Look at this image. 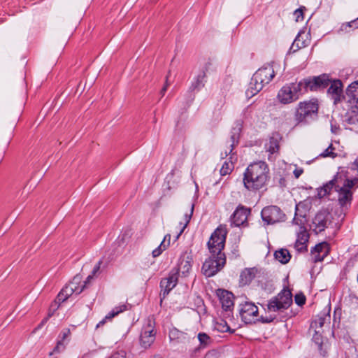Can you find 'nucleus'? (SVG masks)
Wrapping results in <instances>:
<instances>
[{"label": "nucleus", "instance_id": "obj_1", "mask_svg": "<svg viewBox=\"0 0 358 358\" xmlns=\"http://www.w3.org/2000/svg\"><path fill=\"white\" fill-rule=\"evenodd\" d=\"M269 180V168L266 162L259 161L250 164L244 172L243 185L249 191L264 187Z\"/></svg>", "mask_w": 358, "mask_h": 358}, {"label": "nucleus", "instance_id": "obj_2", "mask_svg": "<svg viewBox=\"0 0 358 358\" xmlns=\"http://www.w3.org/2000/svg\"><path fill=\"white\" fill-rule=\"evenodd\" d=\"M329 83V76L322 74L313 78L303 79L298 83H292L287 85L291 88L294 95L296 96L298 100L300 96L308 90L310 91L323 90L327 87Z\"/></svg>", "mask_w": 358, "mask_h": 358}, {"label": "nucleus", "instance_id": "obj_3", "mask_svg": "<svg viewBox=\"0 0 358 358\" xmlns=\"http://www.w3.org/2000/svg\"><path fill=\"white\" fill-rule=\"evenodd\" d=\"M275 76L273 68L268 65L259 69L252 77L250 87L246 91L247 96H253L268 84Z\"/></svg>", "mask_w": 358, "mask_h": 358}, {"label": "nucleus", "instance_id": "obj_4", "mask_svg": "<svg viewBox=\"0 0 358 358\" xmlns=\"http://www.w3.org/2000/svg\"><path fill=\"white\" fill-rule=\"evenodd\" d=\"M318 104L315 100L299 102L296 108L294 119L296 124H308L317 117Z\"/></svg>", "mask_w": 358, "mask_h": 358}, {"label": "nucleus", "instance_id": "obj_5", "mask_svg": "<svg viewBox=\"0 0 358 358\" xmlns=\"http://www.w3.org/2000/svg\"><path fill=\"white\" fill-rule=\"evenodd\" d=\"M227 231L222 227H217L211 234L207 243L208 251L214 256L226 257L223 252L224 248Z\"/></svg>", "mask_w": 358, "mask_h": 358}, {"label": "nucleus", "instance_id": "obj_6", "mask_svg": "<svg viewBox=\"0 0 358 358\" xmlns=\"http://www.w3.org/2000/svg\"><path fill=\"white\" fill-rule=\"evenodd\" d=\"M292 303V293L289 290L284 289L268 301L267 310L268 312H282L287 309Z\"/></svg>", "mask_w": 358, "mask_h": 358}, {"label": "nucleus", "instance_id": "obj_7", "mask_svg": "<svg viewBox=\"0 0 358 358\" xmlns=\"http://www.w3.org/2000/svg\"><path fill=\"white\" fill-rule=\"evenodd\" d=\"M226 264V257L210 256L203 264L201 271L206 277H212L219 272Z\"/></svg>", "mask_w": 358, "mask_h": 358}, {"label": "nucleus", "instance_id": "obj_8", "mask_svg": "<svg viewBox=\"0 0 358 358\" xmlns=\"http://www.w3.org/2000/svg\"><path fill=\"white\" fill-rule=\"evenodd\" d=\"M155 322L152 318H148L143 325L141 336L140 345L144 348H148L155 340Z\"/></svg>", "mask_w": 358, "mask_h": 358}, {"label": "nucleus", "instance_id": "obj_9", "mask_svg": "<svg viewBox=\"0 0 358 358\" xmlns=\"http://www.w3.org/2000/svg\"><path fill=\"white\" fill-rule=\"evenodd\" d=\"M263 221L267 224H273L285 220V215L276 206L265 207L261 212Z\"/></svg>", "mask_w": 358, "mask_h": 358}, {"label": "nucleus", "instance_id": "obj_10", "mask_svg": "<svg viewBox=\"0 0 358 358\" xmlns=\"http://www.w3.org/2000/svg\"><path fill=\"white\" fill-rule=\"evenodd\" d=\"M240 315L246 324H251L258 320V308L254 303L245 302L241 305Z\"/></svg>", "mask_w": 358, "mask_h": 358}, {"label": "nucleus", "instance_id": "obj_11", "mask_svg": "<svg viewBox=\"0 0 358 358\" xmlns=\"http://www.w3.org/2000/svg\"><path fill=\"white\" fill-rule=\"evenodd\" d=\"M330 223V214L326 210L318 212L313 220V231L316 234L321 233Z\"/></svg>", "mask_w": 358, "mask_h": 358}, {"label": "nucleus", "instance_id": "obj_12", "mask_svg": "<svg viewBox=\"0 0 358 358\" xmlns=\"http://www.w3.org/2000/svg\"><path fill=\"white\" fill-rule=\"evenodd\" d=\"M178 278V271H171L167 278H164L160 282L161 294L164 299L169 292L176 287Z\"/></svg>", "mask_w": 358, "mask_h": 358}, {"label": "nucleus", "instance_id": "obj_13", "mask_svg": "<svg viewBox=\"0 0 358 358\" xmlns=\"http://www.w3.org/2000/svg\"><path fill=\"white\" fill-rule=\"evenodd\" d=\"M243 120H238L235 122L234 126L231 131L230 141L229 142V147L228 150H225L224 157H227L228 155L231 154L234 148L238 145L240 134L243 128Z\"/></svg>", "mask_w": 358, "mask_h": 358}, {"label": "nucleus", "instance_id": "obj_14", "mask_svg": "<svg viewBox=\"0 0 358 358\" xmlns=\"http://www.w3.org/2000/svg\"><path fill=\"white\" fill-rule=\"evenodd\" d=\"M216 295L224 311L228 312L233 309L234 306V296L231 292L223 289H218L216 291Z\"/></svg>", "mask_w": 358, "mask_h": 358}, {"label": "nucleus", "instance_id": "obj_15", "mask_svg": "<svg viewBox=\"0 0 358 358\" xmlns=\"http://www.w3.org/2000/svg\"><path fill=\"white\" fill-rule=\"evenodd\" d=\"M329 83L327 94L334 100V104L338 103L341 100L343 95V84L340 80H331L329 78Z\"/></svg>", "mask_w": 358, "mask_h": 358}, {"label": "nucleus", "instance_id": "obj_16", "mask_svg": "<svg viewBox=\"0 0 358 358\" xmlns=\"http://www.w3.org/2000/svg\"><path fill=\"white\" fill-rule=\"evenodd\" d=\"M209 65L210 63H208L204 67V69H202L193 78L189 87V92H199L205 86L206 82V71H208Z\"/></svg>", "mask_w": 358, "mask_h": 358}, {"label": "nucleus", "instance_id": "obj_17", "mask_svg": "<svg viewBox=\"0 0 358 358\" xmlns=\"http://www.w3.org/2000/svg\"><path fill=\"white\" fill-rule=\"evenodd\" d=\"M250 213V210L243 206L238 207L231 217V225L239 227L247 221Z\"/></svg>", "mask_w": 358, "mask_h": 358}, {"label": "nucleus", "instance_id": "obj_18", "mask_svg": "<svg viewBox=\"0 0 358 358\" xmlns=\"http://www.w3.org/2000/svg\"><path fill=\"white\" fill-rule=\"evenodd\" d=\"M342 180L336 176L332 180L324 184L322 187L317 188V197L322 199L329 195L331 191L334 189L336 192Z\"/></svg>", "mask_w": 358, "mask_h": 358}, {"label": "nucleus", "instance_id": "obj_19", "mask_svg": "<svg viewBox=\"0 0 358 358\" xmlns=\"http://www.w3.org/2000/svg\"><path fill=\"white\" fill-rule=\"evenodd\" d=\"M278 101L282 104H289L297 100L296 96L294 95L288 85H284L278 92Z\"/></svg>", "mask_w": 358, "mask_h": 358}, {"label": "nucleus", "instance_id": "obj_20", "mask_svg": "<svg viewBox=\"0 0 358 358\" xmlns=\"http://www.w3.org/2000/svg\"><path fill=\"white\" fill-rule=\"evenodd\" d=\"M80 281V278L79 276H76L73 278V280L66 285L62 290H61V296L65 294L66 296H68L69 297L71 296L73 293H76V294H80L83 290L85 289L86 285L84 284L81 288H80L78 285L79 284Z\"/></svg>", "mask_w": 358, "mask_h": 358}, {"label": "nucleus", "instance_id": "obj_21", "mask_svg": "<svg viewBox=\"0 0 358 358\" xmlns=\"http://www.w3.org/2000/svg\"><path fill=\"white\" fill-rule=\"evenodd\" d=\"M192 260L190 257H183L180 260L178 268L173 271H178V275L180 273L183 277H186L189 275V271L192 269Z\"/></svg>", "mask_w": 358, "mask_h": 358}, {"label": "nucleus", "instance_id": "obj_22", "mask_svg": "<svg viewBox=\"0 0 358 358\" xmlns=\"http://www.w3.org/2000/svg\"><path fill=\"white\" fill-rule=\"evenodd\" d=\"M346 93L350 98V103L358 108V80L352 83L348 86Z\"/></svg>", "mask_w": 358, "mask_h": 358}, {"label": "nucleus", "instance_id": "obj_23", "mask_svg": "<svg viewBox=\"0 0 358 358\" xmlns=\"http://www.w3.org/2000/svg\"><path fill=\"white\" fill-rule=\"evenodd\" d=\"M127 310V306L125 304H121L118 306L115 307L110 313H108L105 317L101 320L97 324L96 328H99L105 324L108 320H111L113 317L118 315L120 313Z\"/></svg>", "mask_w": 358, "mask_h": 358}, {"label": "nucleus", "instance_id": "obj_24", "mask_svg": "<svg viewBox=\"0 0 358 358\" xmlns=\"http://www.w3.org/2000/svg\"><path fill=\"white\" fill-rule=\"evenodd\" d=\"M341 183L339 185L337 192L338 193V201L341 206L345 205L347 203H350L352 199V192L350 189H347L345 187H342Z\"/></svg>", "mask_w": 358, "mask_h": 358}, {"label": "nucleus", "instance_id": "obj_25", "mask_svg": "<svg viewBox=\"0 0 358 358\" xmlns=\"http://www.w3.org/2000/svg\"><path fill=\"white\" fill-rule=\"evenodd\" d=\"M169 338L171 341L176 343H185L189 340L187 334L180 331L176 328H173L169 331Z\"/></svg>", "mask_w": 358, "mask_h": 358}, {"label": "nucleus", "instance_id": "obj_26", "mask_svg": "<svg viewBox=\"0 0 358 358\" xmlns=\"http://www.w3.org/2000/svg\"><path fill=\"white\" fill-rule=\"evenodd\" d=\"M315 334L313 336V341L317 345L320 354L325 356L327 354V343L323 342V338L320 334V330L314 329Z\"/></svg>", "mask_w": 358, "mask_h": 358}, {"label": "nucleus", "instance_id": "obj_27", "mask_svg": "<svg viewBox=\"0 0 358 358\" xmlns=\"http://www.w3.org/2000/svg\"><path fill=\"white\" fill-rule=\"evenodd\" d=\"M303 34H304V31H301L298 33L296 37L295 38L294 42L292 43L289 52H295L299 49L304 48L307 45L306 41L303 38Z\"/></svg>", "mask_w": 358, "mask_h": 358}, {"label": "nucleus", "instance_id": "obj_28", "mask_svg": "<svg viewBox=\"0 0 358 358\" xmlns=\"http://www.w3.org/2000/svg\"><path fill=\"white\" fill-rule=\"evenodd\" d=\"M198 339L200 343L199 347L194 349V352H199L201 349H204L209 346L212 342L210 337L206 333L201 332L198 334Z\"/></svg>", "mask_w": 358, "mask_h": 358}, {"label": "nucleus", "instance_id": "obj_29", "mask_svg": "<svg viewBox=\"0 0 358 358\" xmlns=\"http://www.w3.org/2000/svg\"><path fill=\"white\" fill-rule=\"evenodd\" d=\"M274 257L276 260L282 264L288 263L291 258L289 252L287 249H280L275 251Z\"/></svg>", "mask_w": 358, "mask_h": 358}, {"label": "nucleus", "instance_id": "obj_30", "mask_svg": "<svg viewBox=\"0 0 358 358\" xmlns=\"http://www.w3.org/2000/svg\"><path fill=\"white\" fill-rule=\"evenodd\" d=\"M257 270L255 268H245L241 273V280L243 284L250 283L255 278Z\"/></svg>", "mask_w": 358, "mask_h": 358}, {"label": "nucleus", "instance_id": "obj_31", "mask_svg": "<svg viewBox=\"0 0 358 358\" xmlns=\"http://www.w3.org/2000/svg\"><path fill=\"white\" fill-rule=\"evenodd\" d=\"M170 239H171V235L170 234H166L164 238V240L162 241V243H160V245L158 246V248H157L156 249H155L152 254V256L153 257H159L164 250H165L169 245L170 244Z\"/></svg>", "mask_w": 358, "mask_h": 358}, {"label": "nucleus", "instance_id": "obj_32", "mask_svg": "<svg viewBox=\"0 0 358 358\" xmlns=\"http://www.w3.org/2000/svg\"><path fill=\"white\" fill-rule=\"evenodd\" d=\"M330 315H323L322 316H320L318 318L313 320L310 324L311 329H317L322 328L324 324L329 322Z\"/></svg>", "mask_w": 358, "mask_h": 358}, {"label": "nucleus", "instance_id": "obj_33", "mask_svg": "<svg viewBox=\"0 0 358 358\" xmlns=\"http://www.w3.org/2000/svg\"><path fill=\"white\" fill-rule=\"evenodd\" d=\"M215 329L220 332H230L234 333V330H231L227 323V322L222 319H220L215 322Z\"/></svg>", "mask_w": 358, "mask_h": 358}, {"label": "nucleus", "instance_id": "obj_34", "mask_svg": "<svg viewBox=\"0 0 358 358\" xmlns=\"http://www.w3.org/2000/svg\"><path fill=\"white\" fill-rule=\"evenodd\" d=\"M193 211H194V205L192 204L191 206V208L189 210V213H186L185 215H184V223L182 222H180V224L182 225V227H181L180 229V232L178 233V234L176 236V239H178L179 238V236L182 234V233L184 231L185 229L187 227V224H189L191 218H192V214H193Z\"/></svg>", "mask_w": 358, "mask_h": 358}, {"label": "nucleus", "instance_id": "obj_35", "mask_svg": "<svg viewBox=\"0 0 358 358\" xmlns=\"http://www.w3.org/2000/svg\"><path fill=\"white\" fill-rule=\"evenodd\" d=\"M309 234H308L306 227H300L297 232V238L296 242L307 243L308 241Z\"/></svg>", "mask_w": 358, "mask_h": 358}, {"label": "nucleus", "instance_id": "obj_36", "mask_svg": "<svg viewBox=\"0 0 358 358\" xmlns=\"http://www.w3.org/2000/svg\"><path fill=\"white\" fill-rule=\"evenodd\" d=\"M313 249L317 253H322L323 256H327L329 251L328 243L323 242L316 245Z\"/></svg>", "mask_w": 358, "mask_h": 358}, {"label": "nucleus", "instance_id": "obj_37", "mask_svg": "<svg viewBox=\"0 0 358 358\" xmlns=\"http://www.w3.org/2000/svg\"><path fill=\"white\" fill-rule=\"evenodd\" d=\"M335 148L333 147L332 144H330L327 149H325L322 152H321L318 157L326 158L331 157L335 158L337 156V154L334 152Z\"/></svg>", "mask_w": 358, "mask_h": 358}, {"label": "nucleus", "instance_id": "obj_38", "mask_svg": "<svg viewBox=\"0 0 358 358\" xmlns=\"http://www.w3.org/2000/svg\"><path fill=\"white\" fill-rule=\"evenodd\" d=\"M234 169V164L232 162H224L220 169V175L222 176L229 175L231 173L232 170Z\"/></svg>", "mask_w": 358, "mask_h": 358}, {"label": "nucleus", "instance_id": "obj_39", "mask_svg": "<svg viewBox=\"0 0 358 358\" xmlns=\"http://www.w3.org/2000/svg\"><path fill=\"white\" fill-rule=\"evenodd\" d=\"M342 187H345L347 189L351 190L352 188L358 187V177L352 179H345Z\"/></svg>", "mask_w": 358, "mask_h": 358}, {"label": "nucleus", "instance_id": "obj_40", "mask_svg": "<svg viewBox=\"0 0 358 358\" xmlns=\"http://www.w3.org/2000/svg\"><path fill=\"white\" fill-rule=\"evenodd\" d=\"M71 331L69 328L64 329L58 336V340L64 343H68L70 341Z\"/></svg>", "mask_w": 358, "mask_h": 358}, {"label": "nucleus", "instance_id": "obj_41", "mask_svg": "<svg viewBox=\"0 0 358 358\" xmlns=\"http://www.w3.org/2000/svg\"><path fill=\"white\" fill-rule=\"evenodd\" d=\"M66 345V343L58 340L55 347L54 348L53 350L49 353V355L52 356L55 353H61L65 350Z\"/></svg>", "mask_w": 358, "mask_h": 358}, {"label": "nucleus", "instance_id": "obj_42", "mask_svg": "<svg viewBox=\"0 0 358 358\" xmlns=\"http://www.w3.org/2000/svg\"><path fill=\"white\" fill-rule=\"evenodd\" d=\"M305 204L302 203H299L296 205L295 208V215L294 216H299L300 217H306V212L304 209Z\"/></svg>", "mask_w": 358, "mask_h": 358}, {"label": "nucleus", "instance_id": "obj_43", "mask_svg": "<svg viewBox=\"0 0 358 358\" xmlns=\"http://www.w3.org/2000/svg\"><path fill=\"white\" fill-rule=\"evenodd\" d=\"M102 264V261L100 260L97 262V264L93 268L92 273L88 275L86 280L84 282L85 285H87V283L90 282V280L94 278V276L99 271L101 265Z\"/></svg>", "mask_w": 358, "mask_h": 358}, {"label": "nucleus", "instance_id": "obj_44", "mask_svg": "<svg viewBox=\"0 0 358 358\" xmlns=\"http://www.w3.org/2000/svg\"><path fill=\"white\" fill-rule=\"evenodd\" d=\"M279 150V145L278 143V142L274 140L273 138H272L271 141H270V145H269V147L268 148V151L271 153V154H274L275 152H277Z\"/></svg>", "mask_w": 358, "mask_h": 358}, {"label": "nucleus", "instance_id": "obj_45", "mask_svg": "<svg viewBox=\"0 0 358 358\" xmlns=\"http://www.w3.org/2000/svg\"><path fill=\"white\" fill-rule=\"evenodd\" d=\"M311 257L314 262H322L326 256L322 255V253H317L314 249L311 250Z\"/></svg>", "mask_w": 358, "mask_h": 358}, {"label": "nucleus", "instance_id": "obj_46", "mask_svg": "<svg viewBox=\"0 0 358 358\" xmlns=\"http://www.w3.org/2000/svg\"><path fill=\"white\" fill-rule=\"evenodd\" d=\"M294 224L298 225L300 227H305V224L306 222V217H300L299 216H294L293 221Z\"/></svg>", "mask_w": 358, "mask_h": 358}, {"label": "nucleus", "instance_id": "obj_47", "mask_svg": "<svg viewBox=\"0 0 358 358\" xmlns=\"http://www.w3.org/2000/svg\"><path fill=\"white\" fill-rule=\"evenodd\" d=\"M294 248L300 252H306L307 251V243L296 242Z\"/></svg>", "mask_w": 358, "mask_h": 358}, {"label": "nucleus", "instance_id": "obj_48", "mask_svg": "<svg viewBox=\"0 0 358 358\" xmlns=\"http://www.w3.org/2000/svg\"><path fill=\"white\" fill-rule=\"evenodd\" d=\"M295 303L299 306H302L306 302V297L303 294H297L294 297Z\"/></svg>", "mask_w": 358, "mask_h": 358}, {"label": "nucleus", "instance_id": "obj_49", "mask_svg": "<svg viewBox=\"0 0 358 358\" xmlns=\"http://www.w3.org/2000/svg\"><path fill=\"white\" fill-rule=\"evenodd\" d=\"M351 31V29H349L348 25L346 23H343L339 29L337 30V33L338 34H342L345 33H349Z\"/></svg>", "mask_w": 358, "mask_h": 358}, {"label": "nucleus", "instance_id": "obj_50", "mask_svg": "<svg viewBox=\"0 0 358 358\" xmlns=\"http://www.w3.org/2000/svg\"><path fill=\"white\" fill-rule=\"evenodd\" d=\"M345 23L348 25L349 29H351V31H353L358 28V17Z\"/></svg>", "mask_w": 358, "mask_h": 358}, {"label": "nucleus", "instance_id": "obj_51", "mask_svg": "<svg viewBox=\"0 0 358 358\" xmlns=\"http://www.w3.org/2000/svg\"><path fill=\"white\" fill-rule=\"evenodd\" d=\"M108 358H126V352L124 351L116 352Z\"/></svg>", "mask_w": 358, "mask_h": 358}, {"label": "nucleus", "instance_id": "obj_52", "mask_svg": "<svg viewBox=\"0 0 358 358\" xmlns=\"http://www.w3.org/2000/svg\"><path fill=\"white\" fill-rule=\"evenodd\" d=\"M275 317H276L275 315H270L268 317L267 316L266 317L262 316L261 321L263 323H269V322H273L275 319Z\"/></svg>", "mask_w": 358, "mask_h": 358}, {"label": "nucleus", "instance_id": "obj_53", "mask_svg": "<svg viewBox=\"0 0 358 358\" xmlns=\"http://www.w3.org/2000/svg\"><path fill=\"white\" fill-rule=\"evenodd\" d=\"M69 298L68 296H66L65 294L62 295V296H61V292L58 294L57 296V299H56V302H58V303H61V302H64L67 299Z\"/></svg>", "mask_w": 358, "mask_h": 358}, {"label": "nucleus", "instance_id": "obj_54", "mask_svg": "<svg viewBox=\"0 0 358 358\" xmlns=\"http://www.w3.org/2000/svg\"><path fill=\"white\" fill-rule=\"evenodd\" d=\"M293 173L296 178H299L303 173V170L296 169L294 171Z\"/></svg>", "mask_w": 358, "mask_h": 358}, {"label": "nucleus", "instance_id": "obj_55", "mask_svg": "<svg viewBox=\"0 0 358 358\" xmlns=\"http://www.w3.org/2000/svg\"><path fill=\"white\" fill-rule=\"evenodd\" d=\"M169 85V83H168V77H166V83H165V85L163 87V88L161 90V94L162 96H164L166 91L167 90V87Z\"/></svg>", "mask_w": 358, "mask_h": 358}, {"label": "nucleus", "instance_id": "obj_56", "mask_svg": "<svg viewBox=\"0 0 358 358\" xmlns=\"http://www.w3.org/2000/svg\"><path fill=\"white\" fill-rule=\"evenodd\" d=\"M352 169H358V157L357 159H355V160L354 161L353 164H352Z\"/></svg>", "mask_w": 358, "mask_h": 358}, {"label": "nucleus", "instance_id": "obj_57", "mask_svg": "<svg viewBox=\"0 0 358 358\" xmlns=\"http://www.w3.org/2000/svg\"><path fill=\"white\" fill-rule=\"evenodd\" d=\"M51 316V314L48 315V317L47 318H45L41 323L38 325V329L41 328L48 320V319Z\"/></svg>", "mask_w": 358, "mask_h": 358}, {"label": "nucleus", "instance_id": "obj_58", "mask_svg": "<svg viewBox=\"0 0 358 358\" xmlns=\"http://www.w3.org/2000/svg\"><path fill=\"white\" fill-rule=\"evenodd\" d=\"M212 355V352H208L206 356H205V358H209V357Z\"/></svg>", "mask_w": 358, "mask_h": 358}, {"label": "nucleus", "instance_id": "obj_59", "mask_svg": "<svg viewBox=\"0 0 358 358\" xmlns=\"http://www.w3.org/2000/svg\"><path fill=\"white\" fill-rule=\"evenodd\" d=\"M301 13V11H300L299 10H296V13Z\"/></svg>", "mask_w": 358, "mask_h": 358}]
</instances>
